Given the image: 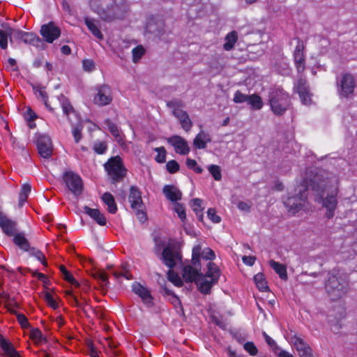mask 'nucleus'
Returning a JSON list of instances; mask_svg holds the SVG:
<instances>
[{
    "label": "nucleus",
    "instance_id": "4be33fe9",
    "mask_svg": "<svg viewBox=\"0 0 357 357\" xmlns=\"http://www.w3.org/2000/svg\"><path fill=\"white\" fill-rule=\"evenodd\" d=\"M162 192L167 199L171 202H176L181 199V192L174 185H165L162 189Z\"/></svg>",
    "mask_w": 357,
    "mask_h": 357
},
{
    "label": "nucleus",
    "instance_id": "412c9836",
    "mask_svg": "<svg viewBox=\"0 0 357 357\" xmlns=\"http://www.w3.org/2000/svg\"><path fill=\"white\" fill-rule=\"evenodd\" d=\"M15 29L10 26H5L4 29H0V47L2 50H6L8 47V38L10 41L12 42V38H15Z\"/></svg>",
    "mask_w": 357,
    "mask_h": 357
},
{
    "label": "nucleus",
    "instance_id": "774afa93",
    "mask_svg": "<svg viewBox=\"0 0 357 357\" xmlns=\"http://www.w3.org/2000/svg\"><path fill=\"white\" fill-rule=\"evenodd\" d=\"M243 262L248 266H252L256 260V258L253 256H244L242 258Z\"/></svg>",
    "mask_w": 357,
    "mask_h": 357
},
{
    "label": "nucleus",
    "instance_id": "aec40b11",
    "mask_svg": "<svg viewBox=\"0 0 357 357\" xmlns=\"http://www.w3.org/2000/svg\"><path fill=\"white\" fill-rule=\"evenodd\" d=\"M0 347L3 351V355L8 357H22L13 344L1 335H0Z\"/></svg>",
    "mask_w": 357,
    "mask_h": 357
},
{
    "label": "nucleus",
    "instance_id": "1a4fd4ad",
    "mask_svg": "<svg viewBox=\"0 0 357 357\" xmlns=\"http://www.w3.org/2000/svg\"><path fill=\"white\" fill-rule=\"evenodd\" d=\"M112 98L111 88L104 84L96 88L93 102L98 106H105L111 103Z\"/></svg>",
    "mask_w": 357,
    "mask_h": 357
},
{
    "label": "nucleus",
    "instance_id": "7c9ffc66",
    "mask_svg": "<svg viewBox=\"0 0 357 357\" xmlns=\"http://www.w3.org/2000/svg\"><path fill=\"white\" fill-rule=\"evenodd\" d=\"M102 200L107 206V211L111 213H115L117 211V206L114 198L112 194L105 192L102 196Z\"/></svg>",
    "mask_w": 357,
    "mask_h": 357
},
{
    "label": "nucleus",
    "instance_id": "bf43d9fd",
    "mask_svg": "<svg viewBox=\"0 0 357 357\" xmlns=\"http://www.w3.org/2000/svg\"><path fill=\"white\" fill-rule=\"evenodd\" d=\"M32 254L36 257V258L38 261H41L43 265H47L45 257L42 252H40V250L32 249Z\"/></svg>",
    "mask_w": 357,
    "mask_h": 357
},
{
    "label": "nucleus",
    "instance_id": "dca6fc26",
    "mask_svg": "<svg viewBox=\"0 0 357 357\" xmlns=\"http://www.w3.org/2000/svg\"><path fill=\"white\" fill-rule=\"evenodd\" d=\"M15 38L17 40H21L24 43L29 44L37 47L43 45L42 40L35 33L24 32L19 29H15Z\"/></svg>",
    "mask_w": 357,
    "mask_h": 357
},
{
    "label": "nucleus",
    "instance_id": "e2e57ef3",
    "mask_svg": "<svg viewBox=\"0 0 357 357\" xmlns=\"http://www.w3.org/2000/svg\"><path fill=\"white\" fill-rule=\"evenodd\" d=\"M73 135L74 137V140L76 143H78L79 140L82 139V128L77 126L73 130Z\"/></svg>",
    "mask_w": 357,
    "mask_h": 357
},
{
    "label": "nucleus",
    "instance_id": "bb28decb",
    "mask_svg": "<svg viewBox=\"0 0 357 357\" xmlns=\"http://www.w3.org/2000/svg\"><path fill=\"white\" fill-rule=\"evenodd\" d=\"M84 22L89 31L96 38L99 40L103 38V35L99 29V24L96 20L89 17H85Z\"/></svg>",
    "mask_w": 357,
    "mask_h": 357
},
{
    "label": "nucleus",
    "instance_id": "0eeeda50",
    "mask_svg": "<svg viewBox=\"0 0 357 357\" xmlns=\"http://www.w3.org/2000/svg\"><path fill=\"white\" fill-rule=\"evenodd\" d=\"M98 2V0H89V5L91 9L97 13L103 20H113L119 17V8L116 5H112L111 7H107V9H105L100 8Z\"/></svg>",
    "mask_w": 357,
    "mask_h": 357
},
{
    "label": "nucleus",
    "instance_id": "f704fd0d",
    "mask_svg": "<svg viewBox=\"0 0 357 357\" xmlns=\"http://www.w3.org/2000/svg\"><path fill=\"white\" fill-rule=\"evenodd\" d=\"M255 284L258 289L261 291H266L268 290L266 280L263 273H259L254 277Z\"/></svg>",
    "mask_w": 357,
    "mask_h": 357
},
{
    "label": "nucleus",
    "instance_id": "f03ea898",
    "mask_svg": "<svg viewBox=\"0 0 357 357\" xmlns=\"http://www.w3.org/2000/svg\"><path fill=\"white\" fill-rule=\"evenodd\" d=\"M207 268L206 275L199 273L200 268L192 266H185L183 269V278L186 281L195 282L199 290L205 294L217 283L220 275L219 268L214 263L208 262Z\"/></svg>",
    "mask_w": 357,
    "mask_h": 357
},
{
    "label": "nucleus",
    "instance_id": "de8ad7c7",
    "mask_svg": "<svg viewBox=\"0 0 357 357\" xmlns=\"http://www.w3.org/2000/svg\"><path fill=\"white\" fill-rule=\"evenodd\" d=\"M155 151L158 153L155 156V160L159 163H162L166 159V151L164 147L155 148Z\"/></svg>",
    "mask_w": 357,
    "mask_h": 357
},
{
    "label": "nucleus",
    "instance_id": "ea45409f",
    "mask_svg": "<svg viewBox=\"0 0 357 357\" xmlns=\"http://www.w3.org/2000/svg\"><path fill=\"white\" fill-rule=\"evenodd\" d=\"M35 90H36V96L38 98H40L43 101V102L45 105L46 107L49 110L53 111V109L48 104L47 96V93H46L45 88L38 86V87L35 88Z\"/></svg>",
    "mask_w": 357,
    "mask_h": 357
},
{
    "label": "nucleus",
    "instance_id": "c756f323",
    "mask_svg": "<svg viewBox=\"0 0 357 357\" xmlns=\"http://www.w3.org/2000/svg\"><path fill=\"white\" fill-rule=\"evenodd\" d=\"M13 241L20 249L29 251L30 246L28 240L24 233H17L14 235Z\"/></svg>",
    "mask_w": 357,
    "mask_h": 357
},
{
    "label": "nucleus",
    "instance_id": "49530a36",
    "mask_svg": "<svg viewBox=\"0 0 357 357\" xmlns=\"http://www.w3.org/2000/svg\"><path fill=\"white\" fill-rule=\"evenodd\" d=\"M186 165L189 169H192L197 174H201L203 172L202 167L197 165V163L195 160L188 158L186 160Z\"/></svg>",
    "mask_w": 357,
    "mask_h": 357
},
{
    "label": "nucleus",
    "instance_id": "338daca9",
    "mask_svg": "<svg viewBox=\"0 0 357 357\" xmlns=\"http://www.w3.org/2000/svg\"><path fill=\"white\" fill-rule=\"evenodd\" d=\"M169 295L171 296L169 298V300H170L171 303L174 305V307L180 308L181 307V301H180L179 298L174 294H169Z\"/></svg>",
    "mask_w": 357,
    "mask_h": 357
},
{
    "label": "nucleus",
    "instance_id": "680f3d73",
    "mask_svg": "<svg viewBox=\"0 0 357 357\" xmlns=\"http://www.w3.org/2000/svg\"><path fill=\"white\" fill-rule=\"evenodd\" d=\"M134 210L135 211L137 218L141 222H144L146 220V215L143 210V206H142V208H134Z\"/></svg>",
    "mask_w": 357,
    "mask_h": 357
},
{
    "label": "nucleus",
    "instance_id": "4d7b16f0",
    "mask_svg": "<svg viewBox=\"0 0 357 357\" xmlns=\"http://www.w3.org/2000/svg\"><path fill=\"white\" fill-rule=\"evenodd\" d=\"M45 297V300H46L47 303H48V305L50 306H51L54 309H56L59 307L58 303L54 298V297L52 296V295L51 294L46 293Z\"/></svg>",
    "mask_w": 357,
    "mask_h": 357
},
{
    "label": "nucleus",
    "instance_id": "39448f33",
    "mask_svg": "<svg viewBox=\"0 0 357 357\" xmlns=\"http://www.w3.org/2000/svg\"><path fill=\"white\" fill-rule=\"evenodd\" d=\"M269 98L271 109L277 115L282 114L289 106V97L282 89L273 91Z\"/></svg>",
    "mask_w": 357,
    "mask_h": 357
},
{
    "label": "nucleus",
    "instance_id": "a18cd8bd",
    "mask_svg": "<svg viewBox=\"0 0 357 357\" xmlns=\"http://www.w3.org/2000/svg\"><path fill=\"white\" fill-rule=\"evenodd\" d=\"M243 348L251 356H256L258 353V349L253 342L244 343Z\"/></svg>",
    "mask_w": 357,
    "mask_h": 357
},
{
    "label": "nucleus",
    "instance_id": "c9c22d12",
    "mask_svg": "<svg viewBox=\"0 0 357 357\" xmlns=\"http://www.w3.org/2000/svg\"><path fill=\"white\" fill-rule=\"evenodd\" d=\"M59 102L61 103V106L63 109V114L70 119L69 116L70 114H75V112L71 105L69 100L66 98L64 96H61L59 99Z\"/></svg>",
    "mask_w": 357,
    "mask_h": 357
},
{
    "label": "nucleus",
    "instance_id": "cd10ccee",
    "mask_svg": "<svg viewBox=\"0 0 357 357\" xmlns=\"http://www.w3.org/2000/svg\"><path fill=\"white\" fill-rule=\"evenodd\" d=\"M326 288L329 294L335 293L337 291V294H335L337 296H340L342 292H345L342 291V287L340 288V284L335 277L329 278L326 284Z\"/></svg>",
    "mask_w": 357,
    "mask_h": 357
},
{
    "label": "nucleus",
    "instance_id": "9b49d317",
    "mask_svg": "<svg viewBox=\"0 0 357 357\" xmlns=\"http://www.w3.org/2000/svg\"><path fill=\"white\" fill-rule=\"evenodd\" d=\"M181 255L178 251L172 246H167L163 249L160 259L169 268H173L181 260Z\"/></svg>",
    "mask_w": 357,
    "mask_h": 357
},
{
    "label": "nucleus",
    "instance_id": "e433bc0d",
    "mask_svg": "<svg viewBox=\"0 0 357 357\" xmlns=\"http://www.w3.org/2000/svg\"><path fill=\"white\" fill-rule=\"evenodd\" d=\"M31 190V186L25 183L22 186L21 191L19 195V206H22L24 203L26 202L29 195L30 194Z\"/></svg>",
    "mask_w": 357,
    "mask_h": 357
},
{
    "label": "nucleus",
    "instance_id": "58836bf2",
    "mask_svg": "<svg viewBox=\"0 0 357 357\" xmlns=\"http://www.w3.org/2000/svg\"><path fill=\"white\" fill-rule=\"evenodd\" d=\"M248 104L250 105L252 109L258 110L263 107V102L260 96L256 94L249 96Z\"/></svg>",
    "mask_w": 357,
    "mask_h": 357
},
{
    "label": "nucleus",
    "instance_id": "ddd939ff",
    "mask_svg": "<svg viewBox=\"0 0 357 357\" xmlns=\"http://www.w3.org/2000/svg\"><path fill=\"white\" fill-rule=\"evenodd\" d=\"M294 89L298 93L303 105H309L312 103V94L305 79H299L294 85Z\"/></svg>",
    "mask_w": 357,
    "mask_h": 357
},
{
    "label": "nucleus",
    "instance_id": "6e6552de",
    "mask_svg": "<svg viewBox=\"0 0 357 357\" xmlns=\"http://www.w3.org/2000/svg\"><path fill=\"white\" fill-rule=\"evenodd\" d=\"M63 181L68 188L76 196L79 195L83 190V183L81 177L73 172H66L63 174Z\"/></svg>",
    "mask_w": 357,
    "mask_h": 357
},
{
    "label": "nucleus",
    "instance_id": "603ef678",
    "mask_svg": "<svg viewBox=\"0 0 357 357\" xmlns=\"http://www.w3.org/2000/svg\"><path fill=\"white\" fill-rule=\"evenodd\" d=\"M167 169L171 174H174L179 170V165L176 160L168 161L167 165Z\"/></svg>",
    "mask_w": 357,
    "mask_h": 357
},
{
    "label": "nucleus",
    "instance_id": "a878e982",
    "mask_svg": "<svg viewBox=\"0 0 357 357\" xmlns=\"http://www.w3.org/2000/svg\"><path fill=\"white\" fill-rule=\"evenodd\" d=\"M0 227L7 235H14L15 231V223L8 219L1 213H0Z\"/></svg>",
    "mask_w": 357,
    "mask_h": 357
},
{
    "label": "nucleus",
    "instance_id": "37998d69",
    "mask_svg": "<svg viewBox=\"0 0 357 357\" xmlns=\"http://www.w3.org/2000/svg\"><path fill=\"white\" fill-rule=\"evenodd\" d=\"M168 279L171 281L175 286L181 287L183 284V282L180 276L174 273L173 271L169 270L168 271Z\"/></svg>",
    "mask_w": 357,
    "mask_h": 357
},
{
    "label": "nucleus",
    "instance_id": "6e6d98bb",
    "mask_svg": "<svg viewBox=\"0 0 357 357\" xmlns=\"http://www.w3.org/2000/svg\"><path fill=\"white\" fill-rule=\"evenodd\" d=\"M96 278L99 281L102 287H107L109 282L107 275L105 273L100 272L97 273Z\"/></svg>",
    "mask_w": 357,
    "mask_h": 357
},
{
    "label": "nucleus",
    "instance_id": "5701e85b",
    "mask_svg": "<svg viewBox=\"0 0 357 357\" xmlns=\"http://www.w3.org/2000/svg\"><path fill=\"white\" fill-rule=\"evenodd\" d=\"M84 212L93 219L98 225L105 226L107 224V220L104 215L97 208H91L89 206L84 207Z\"/></svg>",
    "mask_w": 357,
    "mask_h": 357
},
{
    "label": "nucleus",
    "instance_id": "a211bd4d",
    "mask_svg": "<svg viewBox=\"0 0 357 357\" xmlns=\"http://www.w3.org/2000/svg\"><path fill=\"white\" fill-rule=\"evenodd\" d=\"M200 257L206 260H212L215 259V255L211 248H205L202 250V246L197 245L192 249V260L194 261L195 265H196V261L199 260Z\"/></svg>",
    "mask_w": 357,
    "mask_h": 357
},
{
    "label": "nucleus",
    "instance_id": "2f4dec72",
    "mask_svg": "<svg viewBox=\"0 0 357 357\" xmlns=\"http://www.w3.org/2000/svg\"><path fill=\"white\" fill-rule=\"evenodd\" d=\"M29 337L36 344H41L46 342V337L43 334L42 331L37 328L31 330Z\"/></svg>",
    "mask_w": 357,
    "mask_h": 357
},
{
    "label": "nucleus",
    "instance_id": "a19ab883",
    "mask_svg": "<svg viewBox=\"0 0 357 357\" xmlns=\"http://www.w3.org/2000/svg\"><path fill=\"white\" fill-rule=\"evenodd\" d=\"M145 53V50L142 45H138L132 49V61L135 63L138 62V61L142 57V56Z\"/></svg>",
    "mask_w": 357,
    "mask_h": 357
},
{
    "label": "nucleus",
    "instance_id": "393cba45",
    "mask_svg": "<svg viewBox=\"0 0 357 357\" xmlns=\"http://www.w3.org/2000/svg\"><path fill=\"white\" fill-rule=\"evenodd\" d=\"M303 45L298 43L294 51V61L298 72H302L305 68L304 55Z\"/></svg>",
    "mask_w": 357,
    "mask_h": 357
},
{
    "label": "nucleus",
    "instance_id": "79ce46f5",
    "mask_svg": "<svg viewBox=\"0 0 357 357\" xmlns=\"http://www.w3.org/2000/svg\"><path fill=\"white\" fill-rule=\"evenodd\" d=\"M209 172L215 181H220L222 178V174L220 167L216 165H211L208 167Z\"/></svg>",
    "mask_w": 357,
    "mask_h": 357
},
{
    "label": "nucleus",
    "instance_id": "9d476101",
    "mask_svg": "<svg viewBox=\"0 0 357 357\" xmlns=\"http://www.w3.org/2000/svg\"><path fill=\"white\" fill-rule=\"evenodd\" d=\"M355 81L351 74H344L338 82V93L341 96L348 97L354 91Z\"/></svg>",
    "mask_w": 357,
    "mask_h": 357
},
{
    "label": "nucleus",
    "instance_id": "20e7f679",
    "mask_svg": "<svg viewBox=\"0 0 357 357\" xmlns=\"http://www.w3.org/2000/svg\"><path fill=\"white\" fill-rule=\"evenodd\" d=\"M167 106L172 111V114L179 121L182 128L186 132L190 130L192 122L188 114L183 110L184 102L180 99H173L167 102Z\"/></svg>",
    "mask_w": 357,
    "mask_h": 357
},
{
    "label": "nucleus",
    "instance_id": "09e8293b",
    "mask_svg": "<svg viewBox=\"0 0 357 357\" xmlns=\"http://www.w3.org/2000/svg\"><path fill=\"white\" fill-rule=\"evenodd\" d=\"M16 317L17 321L20 324L22 328H28L30 327L29 320L24 314L22 313H18L17 314Z\"/></svg>",
    "mask_w": 357,
    "mask_h": 357
},
{
    "label": "nucleus",
    "instance_id": "4468645a",
    "mask_svg": "<svg viewBox=\"0 0 357 357\" xmlns=\"http://www.w3.org/2000/svg\"><path fill=\"white\" fill-rule=\"evenodd\" d=\"M290 342L296 349L300 357H313L311 347L301 337L293 336L291 337Z\"/></svg>",
    "mask_w": 357,
    "mask_h": 357
},
{
    "label": "nucleus",
    "instance_id": "c85d7f7f",
    "mask_svg": "<svg viewBox=\"0 0 357 357\" xmlns=\"http://www.w3.org/2000/svg\"><path fill=\"white\" fill-rule=\"evenodd\" d=\"M209 142H211L209 134L204 131H201L194 139L193 144L196 148L202 149H204Z\"/></svg>",
    "mask_w": 357,
    "mask_h": 357
},
{
    "label": "nucleus",
    "instance_id": "6ab92c4d",
    "mask_svg": "<svg viewBox=\"0 0 357 357\" xmlns=\"http://www.w3.org/2000/svg\"><path fill=\"white\" fill-rule=\"evenodd\" d=\"M132 291L137 294L142 301L148 306L152 305V296L149 291L139 283H134L132 286Z\"/></svg>",
    "mask_w": 357,
    "mask_h": 357
},
{
    "label": "nucleus",
    "instance_id": "f257e3e1",
    "mask_svg": "<svg viewBox=\"0 0 357 357\" xmlns=\"http://www.w3.org/2000/svg\"><path fill=\"white\" fill-rule=\"evenodd\" d=\"M309 186L317 194H321V197H316L317 202H321L323 206L326 209V216L331 218L334 215V211L337 205L336 195L337 188L336 179L331 181L327 178H322L320 175L316 174L310 179Z\"/></svg>",
    "mask_w": 357,
    "mask_h": 357
},
{
    "label": "nucleus",
    "instance_id": "2eb2a0df",
    "mask_svg": "<svg viewBox=\"0 0 357 357\" xmlns=\"http://www.w3.org/2000/svg\"><path fill=\"white\" fill-rule=\"evenodd\" d=\"M37 148L41 157L44 158H50L52 153V144L50 137L40 135L37 139Z\"/></svg>",
    "mask_w": 357,
    "mask_h": 357
},
{
    "label": "nucleus",
    "instance_id": "423d86ee",
    "mask_svg": "<svg viewBox=\"0 0 357 357\" xmlns=\"http://www.w3.org/2000/svg\"><path fill=\"white\" fill-rule=\"evenodd\" d=\"M105 169L109 178L114 181L121 180L126 173L123 161L119 156L111 158L105 164Z\"/></svg>",
    "mask_w": 357,
    "mask_h": 357
},
{
    "label": "nucleus",
    "instance_id": "f3484780",
    "mask_svg": "<svg viewBox=\"0 0 357 357\" xmlns=\"http://www.w3.org/2000/svg\"><path fill=\"white\" fill-rule=\"evenodd\" d=\"M168 142L174 146L175 151L181 155H186L190 151L187 142L180 136L174 135L168 139Z\"/></svg>",
    "mask_w": 357,
    "mask_h": 357
},
{
    "label": "nucleus",
    "instance_id": "052dcab7",
    "mask_svg": "<svg viewBox=\"0 0 357 357\" xmlns=\"http://www.w3.org/2000/svg\"><path fill=\"white\" fill-rule=\"evenodd\" d=\"M63 278L70 282L71 284L74 285L75 287H77L79 286V282L74 278L73 275L70 273H66L65 275H63Z\"/></svg>",
    "mask_w": 357,
    "mask_h": 357
},
{
    "label": "nucleus",
    "instance_id": "3c124183",
    "mask_svg": "<svg viewBox=\"0 0 357 357\" xmlns=\"http://www.w3.org/2000/svg\"><path fill=\"white\" fill-rule=\"evenodd\" d=\"M66 296L68 300V302L72 305L77 307H81L80 303L78 301L76 296H74L71 291H68L66 292Z\"/></svg>",
    "mask_w": 357,
    "mask_h": 357
},
{
    "label": "nucleus",
    "instance_id": "7ed1b4c3",
    "mask_svg": "<svg viewBox=\"0 0 357 357\" xmlns=\"http://www.w3.org/2000/svg\"><path fill=\"white\" fill-rule=\"evenodd\" d=\"M308 181L305 179L294 189V195H289L283 200L284 204L287 208L288 213L291 215H295L300 211H305L307 209V202L306 201V190L308 189Z\"/></svg>",
    "mask_w": 357,
    "mask_h": 357
},
{
    "label": "nucleus",
    "instance_id": "864d4df0",
    "mask_svg": "<svg viewBox=\"0 0 357 357\" xmlns=\"http://www.w3.org/2000/svg\"><path fill=\"white\" fill-rule=\"evenodd\" d=\"M208 218L214 223H219L221 218L217 215L216 211L214 208H208L207 211Z\"/></svg>",
    "mask_w": 357,
    "mask_h": 357
},
{
    "label": "nucleus",
    "instance_id": "0e129e2a",
    "mask_svg": "<svg viewBox=\"0 0 357 357\" xmlns=\"http://www.w3.org/2000/svg\"><path fill=\"white\" fill-rule=\"evenodd\" d=\"M5 307L11 314L17 315L19 312L16 310L17 305L15 303L7 302L5 303Z\"/></svg>",
    "mask_w": 357,
    "mask_h": 357
},
{
    "label": "nucleus",
    "instance_id": "c03bdc74",
    "mask_svg": "<svg viewBox=\"0 0 357 357\" xmlns=\"http://www.w3.org/2000/svg\"><path fill=\"white\" fill-rule=\"evenodd\" d=\"M174 211L177 213L178 218L183 222L186 218L185 211L184 206L179 204H174Z\"/></svg>",
    "mask_w": 357,
    "mask_h": 357
},
{
    "label": "nucleus",
    "instance_id": "b1692460",
    "mask_svg": "<svg viewBox=\"0 0 357 357\" xmlns=\"http://www.w3.org/2000/svg\"><path fill=\"white\" fill-rule=\"evenodd\" d=\"M128 199L132 209L142 208V206H143L141 192L135 187L132 186L130 188Z\"/></svg>",
    "mask_w": 357,
    "mask_h": 357
},
{
    "label": "nucleus",
    "instance_id": "13d9d810",
    "mask_svg": "<svg viewBox=\"0 0 357 357\" xmlns=\"http://www.w3.org/2000/svg\"><path fill=\"white\" fill-rule=\"evenodd\" d=\"M82 66L84 70L91 72L95 69V65L93 61L86 59L82 61Z\"/></svg>",
    "mask_w": 357,
    "mask_h": 357
},
{
    "label": "nucleus",
    "instance_id": "5fc2aeb1",
    "mask_svg": "<svg viewBox=\"0 0 357 357\" xmlns=\"http://www.w3.org/2000/svg\"><path fill=\"white\" fill-rule=\"evenodd\" d=\"M94 151L98 154L104 153L107 150V145L103 142H99L94 144Z\"/></svg>",
    "mask_w": 357,
    "mask_h": 357
},
{
    "label": "nucleus",
    "instance_id": "f8f14e48",
    "mask_svg": "<svg viewBox=\"0 0 357 357\" xmlns=\"http://www.w3.org/2000/svg\"><path fill=\"white\" fill-rule=\"evenodd\" d=\"M40 33L47 43H52L59 38L61 30L54 22H49L41 26Z\"/></svg>",
    "mask_w": 357,
    "mask_h": 357
},
{
    "label": "nucleus",
    "instance_id": "72a5a7b5",
    "mask_svg": "<svg viewBox=\"0 0 357 357\" xmlns=\"http://www.w3.org/2000/svg\"><path fill=\"white\" fill-rule=\"evenodd\" d=\"M238 39L237 33L234 31L229 33L225 37V43L224 44V49L227 51L231 50L236 43Z\"/></svg>",
    "mask_w": 357,
    "mask_h": 357
},
{
    "label": "nucleus",
    "instance_id": "8fccbe9b",
    "mask_svg": "<svg viewBox=\"0 0 357 357\" xmlns=\"http://www.w3.org/2000/svg\"><path fill=\"white\" fill-rule=\"evenodd\" d=\"M249 96L237 91L234 96V102L236 103L248 102Z\"/></svg>",
    "mask_w": 357,
    "mask_h": 357
},
{
    "label": "nucleus",
    "instance_id": "473e14b6",
    "mask_svg": "<svg viewBox=\"0 0 357 357\" xmlns=\"http://www.w3.org/2000/svg\"><path fill=\"white\" fill-rule=\"evenodd\" d=\"M271 267L279 275L280 278L282 280L287 278L286 267L278 262L273 260L269 262Z\"/></svg>",
    "mask_w": 357,
    "mask_h": 357
},
{
    "label": "nucleus",
    "instance_id": "4c0bfd02",
    "mask_svg": "<svg viewBox=\"0 0 357 357\" xmlns=\"http://www.w3.org/2000/svg\"><path fill=\"white\" fill-rule=\"evenodd\" d=\"M105 123L107 126L108 129L109 130L112 135L114 137L115 139L119 143L123 141V137L117 126L109 120H106Z\"/></svg>",
    "mask_w": 357,
    "mask_h": 357
},
{
    "label": "nucleus",
    "instance_id": "69168bd1",
    "mask_svg": "<svg viewBox=\"0 0 357 357\" xmlns=\"http://www.w3.org/2000/svg\"><path fill=\"white\" fill-rule=\"evenodd\" d=\"M250 206V203L247 202H239L237 204L238 208L244 212L249 211Z\"/></svg>",
    "mask_w": 357,
    "mask_h": 357
}]
</instances>
